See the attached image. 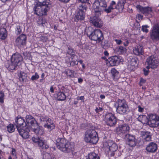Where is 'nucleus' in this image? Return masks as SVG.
Segmentation results:
<instances>
[{
  "instance_id": "nucleus-24",
  "label": "nucleus",
  "mask_w": 159,
  "mask_h": 159,
  "mask_svg": "<svg viewBox=\"0 0 159 159\" xmlns=\"http://www.w3.org/2000/svg\"><path fill=\"white\" fill-rule=\"evenodd\" d=\"M141 135L142 138L147 141H151V133L146 131H141Z\"/></svg>"
},
{
  "instance_id": "nucleus-30",
  "label": "nucleus",
  "mask_w": 159,
  "mask_h": 159,
  "mask_svg": "<svg viewBox=\"0 0 159 159\" xmlns=\"http://www.w3.org/2000/svg\"><path fill=\"white\" fill-rule=\"evenodd\" d=\"M44 127L50 130L54 129L55 128V125L53 122L52 120H48V123L45 124L44 125Z\"/></svg>"
},
{
  "instance_id": "nucleus-63",
  "label": "nucleus",
  "mask_w": 159,
  "mask_h": 159,
  "mask_svg": "<svg viewBox=\"0 0 159 159\" xmlns=\"http://www.w3.org/2000/svg\"><path fill=\"white\" fill-rule=\"evenodd\" d=\"M50 91L52 93H53L54 92V89H53V86H51V87H50Z\"/></svg>"
},
{
  "instance_id": "nucleus-10",
  "label": "nucleus",
  "mask_w": 159,
  "mask_h": 159,
  "mask_svg": "<svg viewBox=\"0 0 159 159\" xmlns=\"http://www.w3.org/2000/svg\"><path fill=\"white\" fill-rule=\"evenodd\" d=\"M26 36L24 34H22L16 39V44L19 48H23L26 45Z\"/></svg>"
},
{
  "instance_id": "nucleus-16",
  "label": "nucleus",
  "mask_w": 159,
  "mask_h": 159,
  "mask_svg": "<svg viewBox=\"0 0 159 159\" xmlns=\"http://www.w3.org/2000/svg\"><path fill=\"white\" fill-rule=\"evenodd\" d=\"M136 8L139 12L147 16L151 14L152 12V8L150 7H143L140 5H138L136 6Z\"/></svg>"
},
{
  "instance_id": "nucleus-48",
  "label": "nucleus",
  "mask_w": 159,
  "mask_h": 159,
  "mask_svg": "<svg viewBox=\"0 0 159 159\" xmlns=\"http://www.w3.org/2000/svg\"><path fill=\"white\" fill-rule=\"evenodd\" d=\"M39 78V75L37 72H35L34 75L32 76L31 79L32 80H36Z\"/></svg>"
},
{
  "instance_id": "nucleus-64",
  "label": "nucleus",
  "mask_w": 159,
  "mask_h": 159,
  "mask_svg": "<svg viewBox=\"0 0 159 159\" xmlns=\"http://www.w3.org/2000/svg\"><path fill=\"white\" fill-rule=\"evenodd\" d=\"M83 81V80L80 78H79L78 79V82L79 83H81Z\"/></svg>"
},
{
  "instance_id": "nucleus-13",
  "label": "nucleus",
  "mask_w": 159,
  "mask_h": 159,
  "mask_svg": "<svg viewBox=\"0 0 159 159\" xmlns=\"http://www.w3.org/2000/svg\"><path fill=\"white\" fill-rule=\"evenodd\" d=\"M67 53L71 56L70 57L69 59V60H68L66 59V62L69 64L70 65L73 66L74 65H77L78 63V61L77 60L75 61L73 60V58L75 57V56L74 55L75 52L74 50L71 49L69 48H68Z\"/></svg>"
},
{
  "instance_id": "nucleus-40",
  "label": "nucleus",
  "mask_w": 159,
  "mask_h": 159,
  "mask_svg": "<svg viewBox=\"0 0 159 159\" xmlns=\"http://www.w3.org/2000/svg\"><path fill=\"white\" fill-rule=\"evenodd\" d=\"M111 73L113 78L114 80H116L118 79L119 72L115 69L113 68L111 70Z\"/></svg>"
},
{
  "instance_id": "nucleus-60",
  "label": "nucleus",
  "mask_w": 159,
  "mask_h": 159,
  "mask_svg": "<svg viewBox=\"0 0 159 159\" xmlns=\"http://www.w3.org/2000/svg\"><path fill=\"white\" fill-rule=\"evenodd\" d=\"M78 100H84V96H81L80 97H78L77 98Z\"/></svg>"
},
{
  "instance_id": "nucleus-59",
  "label": "nucleus",
  "mask_w": 159,
  "mask_h": 159,
  "mask_svg": "<svg viewBox=\"0 0 159 159\" xmlns=\"http://www.w3.org/2000/svg\"><path fill=\"white\" fill-rule=\"evenodd\" d=\"M138 111L139 112H142L144 111L143 108L141 107L140 106H138Z\"/></svg>"
},
{
  "instance_id": "nucleus-20",
  "label": "nucleus",
  "mask_w": 159,
  "mask_h": 159,
  "mask_svg": "<svg viewBox=\"0 0 159 159\" xmlns=\"http://www.w3.org/2000/svg\"><path fill=\"white\" fill-rule=\"evenodd\" d=\"M96 1H98V2H102L106 4V7H105L104 10H103V11H105L107 13L110 12L112 10L114 9L113 6L116 5V2L114 1H112L110 3V6H109L108 8L107 9V4L106 2L104 0H95L94 2Z\"/></svg>"
},
{
  "instance_id": "nucleus-34",
  "label": "nucleus",
  "mask_w": 159,
  "mask_h": 159,
  "mask_svg": "<svg viewBox=\"0 0 159 159\" xmlns=\"http://www.w3.org/2000/svg\"><path fill=\"white\" fill-rule=\"evenodd\" d=\"M138 119L143 124H148V119L146 116L140 115L138 117Z\"/></svg>"
},
{
  "instance_id": "nucleus-22",
  "label": "nucleus",
  "mask_w": 159,
  "mask_h": 159,
  "mask_svg": "<svg viewBox=\"0 0 159 159\" xmlns=\"http://www.w3.org/2000/svg\"><path fill=\"white\" fill-rule=\"evenodd\" d=\"M17 66L16 64L12 62L11 60L10 61H6L5 64L6 67L10 71H12L13 70H15Z\"/></svg>"
},
{
  "instance_id": "nucleus-42",
  "label": "nucleus",
  "mask_w": 159,
  "mask_h": 159,
  "mask_svg": "<svg viewBox=\"0 0 159 159\" xmlns=\"http://www.w3.org/2000/svg\"><path fill=\"white\" fill-rule=\"evenodd\" d=\"M7 131L9 133L14 132L15 129L14 126L12 124H9L7 126Z\"/></svg>"
},
{
  "instance_id": "nucleus-29",
  "label": "nucleus",
  "mask_w": 159,
  "mask_h": 159,
  "mask_svg": "<svg viewBox=\"0 0 159 159\" xmlns=\"http://www.w3.org/2000/svg\"><path fill=\"white\" fill-rule=\"evenodd\" d=\"M126 0H121L118 2L117 5L115 6V8L119 10L120 11H122L124 8Z\"/></svg>"
},
{
  "instance_id": "nucleus-61",
  "label": "nucleus",
  "mask_w": 159,
  "mask_h": 159,
  "mask_svg": "<svg viewBox=\"0 0 159 159\" xmlns=\"http://www.w3.org/2000/svg\"><path fill=\"white\" fill-rule=\"evenodd\" d=\"M47 22V20L45 19H43L42 20V24L43 25L44 24H45V23Z\"/></svg>"
},
{
  "instance_id": "nucleus-11",
  "label": "nucleus",
  "mask_w": 159,
  "mask_h": 159,
  "mask_svg": "<svg viewBox=\"0 0 159 159\" xmlns=\"http://www.w3.org/2000/svg\"><path fill=\"white\" fill-rule=\"evenodd\" d=\"M105 121L107 125L110 126H113L116 124V119L113 114L108 113L105 116Z\"/></svg>"
},
{
  "instance_id": "nucleus-47",
  "label": "nucleus",
  "mask_w": 159,
  "mask_h": 159,
  "mask_svg": "<svg viewBox=\"0 0 159 159\" xmlns=\"http://www.w3.org/2000/svg\"><path fill=\"white\" fill-rule=\"evenodd\" d=\"M4 100V94L3 92H0V102L3 103Z\"/></svg>"
},
{
  "instance_id": "nucleus-46",
  "label": "nucleus",
  "mask_w": 159,
  "mask_h": 159,
  "mask_svg": "<svg viewBox=\"0 0 159 159\" xmlns=\"http://www.w3.org/2000/svg\"><path fill=\"white\" fill-rule=\"evenodd\" d=\"M122 40L123 41L122 43H123L125 47L127 46L129 43L128 38L127 37H122Z\"/></svg>"
},
{
  "instance_id": "nucleus-36",
  "label": "nucleus",
  "mask_w": 159,
  "mask_h": 159,
  "mask_svg": "<svg viewBox=\"0 0 159 159\" xmlns=\"http://www.w3.org/2000/svg\"><path fill=\"white\" fill-rule=\"evenodd\" d=\"M37 127L38 128L35 129V128H34L32 130L36 134L39 135H42L44 134V131L42 127H39V128H38V127Z\"/></svg>"
},
{
  "instance_id": "nucleus-35",
  "label": "nucleus",
  "mask_w": 159,
  "mask_h": 159,
  "mask_svg": "<svg viewBox=\"0 0 159 159\" xmlns=\"http://www.w3.org/2000/svg\"><path fill=\"white\" fill-rule=\"evenodd\" d=\"M7 36V32L6 29L2 28L0 30V39L2 40L5 39Z\"/></svg>"
},
{
  "instance_id": "nucleus-32",
  "label": "nucleus",
  "mask_w": 159,
  "mask_h": 159,
  "mask_svg": "<svg viewBox=\"0 0 159 159\" xmlns=\"http://www.w3.org/2000/svg\"><path fill=\"white\" fill-rule=\"evenodd\" d=\"M38 143L39 146L42 148L46 149L49 148V146L47 144L45 141L43 139H40Z\"/></svg>"
},
{
  "instance_id": "nucleus-14",
  "label": "nucleus",
  "mask_w": 159,
  "mask_h": 159,
  "mask_svg": "<svg viewBox=\"0 0 159 159\" xmlns=\"http://www.w3.org/2000/svg\"><path fill=\"white\" fill-rule=\"evenodd\" d=\"M130 130L129 126L126 124L121 125L116 128V132L118 134L122 135L129 132Z\"/></svg>"
},
{
  "instance_id": "nucleus-51",
  "label": "nucleus",
  "mask_w": 159,
  "mask_h": 159,
  "mask_svg": "<svg viewBox=\"0 0 159 159\" xmlns=\"http://www.w3.org/2000/svg\"><path fill=\"white\" fill-rule=\"evenodd\" d=\"M150 68L149 66H147L146 68L143 69L144 74L145 75H147L148 74Z\"/></svg>"
},
{
  "instance_id": "nucleus-12",
  "label": "nucleus",
  "mask_w": 159,
  "mask_h": 159,
  "mask_svg": "<svg viewBox=\"0 0 159 159\" xmlns=\"http://www.w3.org/2000/svg\"><path fill=\"white\" fill-rule=\"evenodd\" d=\"M146 63L148 66L152 69L156 68L158 66V62L153 56L148 57L146 60Z\"/></svg>"
},
{
  "instance_id": "nucleus-39",
  "label": "nucleus",
  "mask_w": 159,
  "mask_h": 159,
  "mask_svg": "<svg viewBox=\"0 0 159 159\" xmlns=\"http://www.w3.org/2000/svg\"><path fill=\"white\" fill-rule=\"evenodd\" d=\"M86 159H100V158L97 154L92 152L88 154L86 157Z\"/></svg>"
},
{
  "instance_id": "nucleus-4",
  "label": "nucleus",
  "mask_w": 159,
  "mask_h": 159,
  "mask_svg": "<svg viewBox=\"0 0 159 159\" xmlns=\"http://www.w3.org/2000/svg\"><path fill=\"white\" fill-rule=\"evenodd\" d=\"M56 144L58 148L65 152H69L74 150V145L64 138H58Z\"/></svg>"
},
{
  "instance_id": "nucleus-52",
  "label": "nucleus",
  "mask_w": 159,
  "mask_h": 159,
  "mask_svg": "<svg viewBox=\"0 0 159 159\" xmlns=\"http://www.w3.org/2000/svg\"><path fill=\"white\" fill-rule=\"evenodd\" d=\"M9 156H11V157H17L16 154V151L15 150L12 148L11 151V154Z\"/></svg>"
},
{
  "instance_id": "nucleus-18",
  "label": "nucleus",
  "mask_w": 159,
  "mask_h": 159,
  "mask_svg": "<svg viewBox=\"0 0 159 159\" xmlns=\"http://www.w3.org/2000/svg\"><path fill=\"white\" fill-rule=\"evenodd\" d=\"M23 58L21 55L18 53H16L13 54L11 57V60L14 64L17 66L22 61Z\"/></svg>"
},
{
  "instance_id": "nucleus-49",
  "label": "nucleus",
  "mask_w": 159,
  "mask_h": 159,
  "mask_svg": "<svg viewBox=\"0 0 159 159\" xmlns=\"http://www.w3.org/2000/svg\"><path fill=\"white\" fill-rule=\"evenodd\" d=\"M21 29L20 26H17L16 27L15 33L17 34H20L21 32Z\"/></svg>"
},
{
  "instance_id": "nucleus-43",
  "label": "nucleus",
  "mask_w": 159,
  "mask_h": 159,
  "mask_svg": "<svg viewBox=\"0 0 159 159\" xmlns=\"http://www.w3.org/2000/svg\"><path fill=\"white\" fill-rule=\"evenodd\" d=\"M24 59L25 60H29L31 61L32 59L31 55L30 53L27 52L23 53Z\"/></svg>"
},
{
  "instance_id": "nucleus-31",
  "label": "nucleus",
  "mask_w": 159,
  "mask_h": 159,
  "mask_svg": "<svg viewBox=\"0 0 159 159\" xmlns=\"http://www.w3.org/2000/svg\"><path fill=\"white\" fill-rule=\"evenodd\" d=\"M116 111L119 114H124L127 113L129 111V109L128 107H122L116 108Z\"/></svg>"
},
{
  "instance_id": "nucleus-55",
  "label": "nucleus",
  "mask_w": 159,
  "mask_h": 159,
  "mask_svg": "<svg viewBox=\"0 0 159 159\" xmlns=\"http://www.w3.org/2000/svg\"><path fill=\"white\" fill-rule=\"evenodd\" d=\"M115 41L116 42V44L118 45H120L121 44L123 43V41L122 40V38L121 39H115Z\"/></svg>"
},
{
  "instance_id": "nucleus-5",
  "label": "nucleus",
  "mask_w": 159,
  "mask_h": 159,
  "mask_svg": "<svg viewBox=\"0 0 159 159\" xmlns=\"http://www.w3.org/2000/svg\"><path fill=\"white\" fill-rule=\"evenodd\" d=\"M85 135L84 139L87 143L96 144L98 140L97 133L94 129H89L87 130Z\"/></svg>"
},
{
  "instance_id": "nucleus-28",
  "label": "nucleus",
  "mask_w": 159,
  "mask_h": 159,
  "mask_svg": "<svg viewBox=\"0 0 159 159\" xmlns=\"http://www.w3.org/2000/svg\"><path fill=\"white\" fill-rule=\"evenodd\" d=\"M56 98L58 101H65L66 98L65 93L61 91H59L56 93Z\"/></svg>"
},
{
  "instance_id": "nucleus-45",
  "label": "nucleus",
  "mask_w": 159,
  "mask_h": 159,
  "mask_svg": "<svg viewBox=\"0 0 159 159\" xmlns=\"http://www.w3.org/2000/svg\"><path fill=\"white\" fill-rule=\"evenodd\" d=\"M74 71L70 70H67L66 72V75L71 77H74Z\"/></svg>"
},
{
  "instance_id": "nucleus-7",
  "label": "nucleus",
  "mask_w": 159,
  "mask_h": 159,
  "mask_svg": "<svg viewBox=\"0 0 159 159\" xmlns=\"http://www.w3.org/2000/svg\"><path fill=\"white\" fill-rule=\"evenodd\" d=\"M148 125L150 127H155L159 125V117L155 114H151L148 115Z\"/></svg>"
},
{
  "instance_id": "nucleus-23",
  "label": "nucleus",
  "mask_w": 159,
  "mask_h": 159,
  "mask_svg": "<svg viewBox=\"0 0 159 159\" xmlns=\"http://www.w3.org/2000/svg\"><path fill=\"white\" fill-rule=\"evenodd\" d=\"M157 145L155 143L153 142L149 143L146 148V150L149 152H154L157 150Z\"/></svg>"
},
{
  "instance_id": "nucleus-27",
  "label": "nucleus",
  "mask_w": 159,
  "mask_h": 159,
  "mask_svg": "<svg viewBox=\"0 0 159 159\" xmlns=\"http://www.w3.org/2000/svg\"><path fill=\"white\" fill-rule=\"evenodd\" d=\"M115 105L116 107V108L128 107L126 102L124 100H118L115 103Z\"/></svg>"
},
{
  "instance_id": "nucleus-17",
  "label": "nucleus",
  "mask_w": 159,
  "mask_h": 159,
  "mask_svg": "<svg viewBox=\"0 0 159 159\" xmlns=\"http://www.w3.org/2000/svg\"><path fill=\"white\" fill-rule=\"evenodd\" d=\"M20 135L24 139H26L29 137V134L30 129L27 127H23V128L18 130Z\"/></svg>"
},
{
  "instance_id": "nucleus-3",
  "label": "nucleus",
  "mask_w": 159,
  "mask_h": 159,
  "mask_svg": "<svg viewBox=\"0 0 159 159\" xmlns=\"http://www.w3.org/2000/svg\"><path fill=\"white\" fill-rule=\"evenodd\" d=\"M88 36L91 40L100 43L103 39V34L101 30L97 29L93 31L91 27H89L86 30Z\"/></svg>"
},
{
  "instance_id": "nucleus-21",
  "label": "nucleus",
  "mask_w": 159,
  "mask_h": 159,
  "mask_svg": "<svg viewBox=\"0 0 159 159\" xmlns=\"http://www.w3.org/2000/svg\"><path fill=\"white\" fill-rule=\"evenodd\" d=\"M15 122L16 123V127L17 130L23 128V127H25L24 120L21 117H17L15 120Z\"/></svg>"
},
{
  "instance_id": "nucleus-25",
  "label": "nucleus",
  "mask_w": 159,
  "mask_h": 159,
  "mask_svg": "<svg viewBox=\"0 0 159 159\" xmlns=\"http://www.w3.org/2000/svg\"><path fill=\"white\" fill-rule=\"evenodd\" d=\"M108 146L109 150L111 152H114L116 151L118 148L116 144L112 141H109L108 142Z\"/></svg>"
},
{
  "instance_id": "nucleus-33",
  "label": "nucleus",
  "mask_w": 159,
  "mask_h": 159,
  "mask_svg": "<svg viewBox=\"0 0 159 159\" xmlns=\"http://www.w3.org/2000/svg\"><path fill=\"white\" fill-rule=\"evenodd\" d=\"M84 17V13L77 11L75 14V19L76 21H77V20H83Z\"/></svg>"
},
{
  "instance_id": "nucleus-54",
  "label": "nucleus",
  "mask_w": 159,
  "mask_h": 159,
  "mask_svg": "<svg viewBox=\"0 0 159 159\" xmlns=\"http://www.w3.org/2000/svg\"><path fill=\"white\" fill-rule=\"evenodd\" d=\"M40 40L43 42H46L47 40V38L46 36H41L40 37Z\"/></svg>"
},
{
  "instance_id": "nucleus-57",
  "label": "nucleus",
  "mask_w": 159,
  "mask_h": 159,
  "mask_svg": "<svg viewBox=\"0 0 159 159\" xmlns=\"http://www.w3.org/2000/svg\"><path fill=\"white\" fill-rule=\"evenodd\" d=\"M145 82L146 80L145 79L143 78H141L139 83V85L140 86H141L143 85V84L145 83Z\"/></svg>"
},
{
  "instance_id": "nucleus-38",
  "label": "nucleus",
  "mask_w": 159,
  "mask_h": 159,
  "mask_svg": "<svg viewBox=\"0 0 159 159\" xmlns=\"http://www.w3.org/2000/svg\"><path fill=\"white\" fill-rule=\"evenodd\" d=\"M27 76L26 74L23 72L21 71L20 73L19 79L23 82H26L27 81Z\"/></svg>"
},
{
  "instance_id": "nucleus-19",
  "label": "nucleus",
  "mask_w": 159,
  "mask_h": 159,
  "mask_svg": "<svg viewBox=\"0 0 159 159\" xmlns=\"http://www.w3.org/2000/svg\"><path fill=\"white\" fill-rule=\"evenodd\" d=\"M137 60L136 58L130 57L128 59V67L131 70H133L137 65Z\"/></svg>"
},
{
  "instance_id": "nucleus-26",
  "label": "nucleus",
  "mask_w": 159,
  "mask_h": 159,
  "mask_svg": "<svg viewBox=\"0 0 159 159\" xmlns=\"http://www.w3.org/2000/svg\"><path fill=\"white\" fill-rule=\"evenodd\" d=\"M133 52L136 55H140L143 54V47L140 45L137 46L133 48Z\"/></svg>"
},
{
  "instance_id": "nucleus-15",
  "label": "nucleus",
  "mask_w": 159,
  "mask_h": 159,
  "mask_svg": "<svg viewBox=\"0 0 159 159\" xmlns=\"http://www.w3.org/2000/svg\"><path fill=\"white\" fill-rule=\"evenodd\" d=\"M125 139L127 144L130 146L133 147L135 146L136 142L134 136L129 134H126L125 136Z\"/></svg>"
},
{
  "instance_id": "nucleus-53",
  "label": "nucleus",
  "mask_w": 159,
  "mask_h": 159,
  "mask_svg": "<svg viewBox=\"0 0 159 159\" xmlns=\"http://www.w3.org/2000/svg\"><path fill=\"white\" fill-rule=\"evenodd\" d=\"M40 139V138L39 137H33L32 138V141L34 143H38Z\"/></svg>"
},
{
  "instance_id": "nucleus-62",
  "label": "nucleus",
  "mask_w": 159,
  "mask_h": 159,
  "mask_svg": "<svg viewBox=\"0 0 159 159\" xmlns=\"http://www.w3.org/2000/svg\"><path fill=\"white\" fill-rule=\"evenodd\" d=\"M79 1L82 3H86L89 0H79Z\"/></svg>"
},
{
  "instance_id": "nucleus-9",
  "label": "nucleus",
  "mask_w": 159,
  "mask_h": 159,
  "mask_svg": "<svg viewBox=\"0 0 159 159\" xmlns=\"http://www.w3.org/2000/svg\"><path fill=\"white\" fill-rule=\"evenodd\" d=\"M150 35L153 40H159V24H156L153 25Z\"/></svg>"
},
{
  "instance_id": "nucleus-37",
  "label": "nucleus",
  "mask_w": 159,
  "mask_h": 159,
  "mask_svg": "<svg viewBox=\"0 0 159 159\" xmlns=\"http://www.w3.org/2000/svg\"><path fill=\"white\" fill-rule=\"evenodd\" d=\"M116 51L118 54H125L126 52L127 49L126 48L120 46L116 48Z\"/></svg>"
},
{
  "instance_id": "nucleus-6",
  "label": "nucleus",
  "mask_w": 159,
  "mask_h": 159,
  "mask_svg": "<svg viewBox=\"0 0 159 159\" xmlns=\"http://www.w3.org/2000/svg\"><path fill=\"white\" fill-rule=\"evenodd\" d=\"M26 122L25 123V126L28 128L29 129H31L32 130L34 128L38 127V124L35 119L32 116L27 115L25 117Z\"/></svg>"
},
{
  "instance_id": "nucleus-50",
  "label": "nucleus",
  "mask_w": 159,
  "mask_h": 159,
  "mask_svg": "<svg viewBox=\"0 0 159 159\" xmlns=\"http://www.w3.org/2000/svg\"><path fill=\"white\" fill-rule=\"evenodd\" d=\"M149 27L148 25H143L142 27V30L143 32L147 33L148 32V30L147 29V28Z\"/></svg>"
},
{
  "instance_id": "nucleus-58",
  "label": "nucleus",
  "mask_w": 159,
  "mask_h": 159,
  "mask_svg": "<svg viewBox=\"0 0 159 159\" xmlns=\"http://www.w3.org/2000/svg\"><path fill=\"white\" fill-rule=\"evenodd\" d=\"M136 18L138 19L139 20H141L142 19L143 16L140 14H138L136 16Z\"/></svg>"
},
{
  "instance_id": "nucleus-41",
  "label": "nucleus",
  "mask_w": 159,
  "mask_h": 159,
  "mask_svg": "<svg viewBox=\"0 0 159 159\" xmlns=\"http://www.w3.org/2000/svg\"><path fill=\"white\" fill-rule=\"evenodd\" d=\"M87 7L86 5L84 4H81L79 6L78 11L84 13V12L86 11Z\"/></svg>"
},
{
  "instance_id": "nucleus-44",
  "label": "nucleus",
  "mask_w": 159,
  "mask_h": 159,
  "mask_svg": "<svg viewBox=\"0 0 159 159\" xmlns=\"http://www.w3.org/2000/svg\"><path fill=\"white\" fill-rule=\"evenodd\" d=\"M39 120L41 122H46V123H48V120L51 119L47 116H41L40 117Z\"/></svg>"
},
{
  "instance_id": "nucleus-2",
  "label": "nucleus",
  "mask_w": 159,
  "mask_h": 159,
  "mask_svg": "<svg viewBox=\"0 0 159 159\" xmlns=\"http://www.w3.org/2000/svg\"><path fill=\"white\" fill-rule=\"evenodd\" d=\"M51 6L50 0H45L42 2L39 1L33 8L34 14L39 16H45L47 15Z\"/></svg>"
},
{
  "instance_id": "nucleus-1",
  "label": "nucleus",
  "mask_w": 159,
  "mask_h": 159,
  "mask_svg": "<svg viewBox=\"0 0 159 159\" xmlns=\"http://www.w3.org/2000/svg\"><path fill=\"white\" fill-rule=\"evenodd\" d=\"M106 6V4L103 2L98 1L94 2L93 3L94 16L90 18V22L94 26L100 28L102 26L103 23L99 16L103 11Z\"/></svg>"
},
{
  "instance_id": "nucleus-8",
  "label": "nucleus",
  "mask_w": 159,
  "mask_h": 159,
  "mask_svg": "<svg viewBox=\"0 0 159 159\" xmlns=\"http://www.w3.org/2000/svg\"><path fill=\"white\" fill-rule=\"evenodd\" d=\"M124 61L122 58L120 56H113L109 58L108 61L109 63H107L109 66H113L118 65L120 62Z\"/></svg>"
},
{
  "instance_id": "nucleus-56",
  "label": "nucleus",
  "mask_w": 159,
  "mask_h": 159,
  "mask_svg": "<svg viewBox=\"0 0 159 159\" xmlns=\"http://www.w3.org/2000/svg\"><path fill=\"white\" fill-rule=\"evenodd\" d=\"M102 108L100 107H97L95 109L96 112L98 113H100V112H102Z\"/></svg>"
}]
</instances>
